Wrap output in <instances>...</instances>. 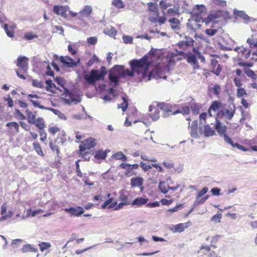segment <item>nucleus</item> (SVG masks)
<instances>
[{
	"label": "nucleus",
	"instance_id": "1",
	"mask_svg": "<svg viewBox=\"0 0 257 257\" xmlns=\"http://www.w3.org/2000/svg\"><path fill=\"white\" fill-rule=\"evenodd\" d=\"M131 70L125 69L122 65H115L110 71L109 79L112 87H115L119 83V79L126 76L133 77L135 73L141 75V81L147 82L151 79L153 72L148 73L150 62L148 57L145 56L139 60H133L129 63Z\"/></svg>",
	"mask_w": 257,
	"mask_h": 257
},
{
	"label": "nucleus",
	"instance_id": "2",
	"mask_svg": "<svg viewBox=\"0 0 257 257\" xmlns=\"http://www.w3.org/2000/svg\"><path fill=\"white\" fill-rule=\"evenodd\" d=\"M220 12L213 13L209 15L207 18L203 19L199 17H193L189 19L187 23V28L188 30L195 32L196 30L200 29L201 25V23H204L208 25L210 23H215V20L218 18L220 16Z\"/></svg>",
	"mask_w": 257,
	"mask_h": 257
},
{
	"label": "nucleus",
	"instance_id": "3",
	"mask_svg": "<svg viewBox=\"0 0 257 257\" xmlns=\"http://www.w3.org/2000/svg\"><path fill=\"white\" fill-rule=\"evenodd\" d=\"M106 73L107 70L106 67L101 66L100 70L92 69L89 74L84 76V78L87 83L94 85L96 81L103 80Z\"/></svg>",
	"mask_w": 257,
	"mask_h": 257
},
{
	"label": "nucleus",
	"instance_id": "4",
	"mask_svg": "<svg viewBox=\"0 0 257 257\" xmlns=\"http://www.w3.org/2000/svg\"><path fill=\"white\" fill-rule=\"evenodd\" d=\"M64 93L65 94V98L64 99V101L67 104L76 105L81 101V99L79 96L74 95L68 89H65Z\"/></svg>",
	"mask_w": 257,
	"mask_h": 257
},
{
	"label": "nucleus",
	"instance_id": "5",
	"mask_svg": "<svg viewBox=\"0 0 257 257\" xmlns=\"http://www.w3.org/2000/svg\"><path fill=\"white\" fill-rule=\"evenodd\" d=\"M198 257H214L215 252L211 249V247L206 244L201 245L198 250Z\"/></svg>",
	"mask_w": 257,
	"mask_h": 257
},
{
	"label": "nucleus",
	"instance_id": "6",
	"mask_svg": "<svg viewBox=\"0 0 257 257\" xmlns=\"http://www.w3.org/2000/svg\"><path fill=\"white\" fill-rule=\"evenodd\" d=\"M171 182H172V178H169L166 182H161L160 183L159 187L161 192H162L164 194H165L168 191L169 189L176 190L180 186L179 184L172 185L171 184Z\"/></svg>",
	"mask_w": 257,
	"mask_h": 257
},
{
	"label": "nucleus",
	"instance_id": "7",
	"mask_svg": "<svg viewBox=\"0 0 257 257\" xmlns=\"http://www.w3.org/2000/svg\"><path fill=\"white\" fill-rule=\"evenodd\" d=\"M96 145V140L92 138L87 139L82 142V144L79 146L80 152L82 154L86 150H89L94 147Z\"/></svg>",
	"mask_w": 257,
	"mask_h": 257
},
{
	"label": "nucleus",
	"instance_id": "8",
	"mask_svg": "<svg viewBox=\"0 0 257 257\" xmlns=\"http://www.w3.org/2000/svg\"><path fill=\"white\" fill-rule=\"evenodd\" d=\"M235 111L234 106H230L229 109H222L217 112V117L221 118L223 116L226 115L228 120H231L233 117Z\"/></svg>",
	"mask_w": 257,
	"mask_h": 257
},
{
	"label": "nucleus",
	"instance_id": "9",
	"mask_svg": "<svg viewBox=\"0 0 257 257\" xmlns=\"http://www.w3.org/2000/svg\"><path fill=\"white\" fill-rule=\"evenodd\" d=\"M59 60L62 63L68 68L76 67L77 64L80 62L79 59H78L77 62H75V60L69 56H61Z\"/></svg>",
	"mask_w": 257,
	"mask_h": 257
},
{
	"label": "nucleus",
	"instance_id": "10",
	"mask_svg": "<svg viewBox=\"0 0 257 257\" xmlns=\"http://www.w3.org/2000/svg\"><path fill=\"white\" fill-rule=\"evenodd\" d=\"M194 40L189 36H186L185 40L180 41L177 43V46L180 49L186 50L191 47L193 46Z\"/></svg>",
	"mask_w": 257,
	"mask_h": 257
},
{
	"label": "nucleus",
	"instance_id": "11",
	"mask_svg": "<svg viewBox=\"0 0 257 257\" xmlns=\"http://www.w3.org/2000/svg\"><path fill=\"white\" fill-rule=\"evenodd\" d=\"M69 9V7L66 6L55 5L53 7L54 13L58 16H60L64 18L67 17L66 12Z\"/></svg>",
	"mask_w": 257,
	"mask_h": 257
},
{
	"label": "nucleus",
	"instance_id": "12",
	"mask_svg": "<svg viewBox=\"0 0 257 257\" xmlns=\"http://www.w3.org/2000/svg\"><path fill=\"white\" fill-rule=\"evenodd\" d=\"M208 187H204L198 192L195 201L197 204H202L208 199L209 195H206L204 197L201 198V196L205 194L208 192Z\"/></svg>",
	"mask_w": 257,
	"mask_h": 257
},
{
	"label": "nucleus",
	"instance_id": "13",
	"mask_svg": "<svg viewBox=\"0 0 257 257\" xmlns=\"http://www.w3.org/2000/svg\"><path fill=\"white\" fill-rule=\"evenodd\" d=\"M119 166L122 169H124L126 170L125 172V175L132 176L134 174L133 170L137 169L139 168V165L137 164L130 165L126 163H121L120 164Z\"/></svg>",
	"mask_w": 257,
	"mask_h": 257
},
{
	"label": "nucleus",
	"instance_id": "14",
	"mask_svg": "<svg viewBox=\"0 0 257 257\" xmlns=\"http://www.w3.org/2000/svg\"><path fill=\"white\" fill-rule=\"evenodd\" d=\"M28 61L29 59L25 56H20L17 59V66L20 67L24 73L28 69Z\"/></svg>",
	"mask_w": 257,
	"mask_h": 257
},
{
	"label": "nucleus",
	"instance_id": "15",
	"mask_svg": "<svg viewBox=\"0 0 257 257\" xmlns=\"http://www.w3.org/2000/svg\"><path fill=\"white\" fill-rule=\"evenodd\" d=\"M65 211L70 214L71 216H79L82 215L84 211L81 206L77 207L66 208Z\"/></svg>",
	"mask_w": 257,
	"mask_h": 257
},
{
	"label": "nucleus",
	"instance_id": "16",
	"mask_svg": "<svg viewBox=\"0 0 257 257\" xmlns=\"http://www.w3.org/2000/svg\"><path fill=\"white\" fill-rule=\"evenodd\" d=\"M203 127V132L202 131V127H199V134H202L203 133L205 137H211L215 134V131L212 130L208 124L204 125Z\"/></svg>",
	"mask_w": 257,
	"mask_h": 257
},
{
	"label": "nucleus",
	"instance_id": "17",
	"mask_svg": "<svg viewBox=\"0 0 257 257\" xmlns=\"http://www.w3.org/2000/svg\"><path fill=\"white\" fill-rule=\"evenodd\" d=\"M158 106L161 110L165 112L163 114L164 117L167 116L168 113L172 112V106L170 104L161 102L158 104Z\"/></svg>",
	"mask_w": 257,
	"mask_h": 257
},
{
	"label": "nucleus",
	"instance_id": "18",
	"mask_svg": "<svg viewBox=\"0 0 257 257\" xmlns=\"http://www.w3.org/2000/svg\"><path fill=\"white\" fill-rule=\"evenodd\" d=\"M218 118H219L217 117H215V128L220 135H224L226 131V127L218 120Z\"/></svg>",
	"mask_w": 257,
	"mask_h": 257
},
{
	"label": "nucleus",
	"instance_id": "19",
	"mask_svg": "<svg viewBox=\"0 0 257 257\" xmlns=\"http://www.w3.org/2000/svg\"><path fill=\"white\" fill-rule=\"evenodd\" d=\"M168 21L170 23V27L173 30L177 31L180 29L181 23L179 20L173 18L170 19Z\"/></svg>",
	"mask_w": 257,
	"mask_h": 257
},
{
	"label": "nucleus",
	"instance_id": "20",
	"mask_svg": "<svg viewBox=\"0 0 257 257\" xmlns=\"http://www.w3.org/2000/svg\"><path fill=\"white\" fill-rule=\"evenodd\" d=\"M221 107V103L216 101H214L209 107L208 109V114L210 117H212L213 114L212 112H214V114H215V112L219 110Z\"/></svg>",
	"mask_w": 257,
	"mask_h": 257
},
{
	"label": "nucleus",
	"instance_id": "21",
	"mask_svg": "<svg viewBox=\"0 0 257 257\" xmlns=\"http://www.w3.org/2000/svg\"><path fill=\"white\" fill-rule=\"evenodd\" d=\"M185 59L187 60L188 63L193 64L196 66L197 68L199 67L196 57L194 54L191 53L187 54Z\"/></svg>",
	"mask_w": 257,
	"mask_h": 257
},
{
	"label": "nucleus",
	"instance_id": "22",
	"mask_svg": "<svg viewBox=\"0 0 257 257\" xmlns=\"http://www.w3.org/2000/svg\"><path fill=\"white\" fill-rule=\"evenodd\" d=\"M92 12V8L90 6H85L83 9L79 12L81 17H89Z\"/></svg>",
	"mask_w": 257,
	"mask_h": 257
},
{
	"label": "nucleus",
	"instance_id": "23",
	"mask_svg": "<svg viewBox=\"0 0 257 257\" xmlns=\"http://www.w3.org/2000/svg\"><path fill=\"white\" fill-rule=\"evenodd\" d=\"M148 201V199L147 198L138 197L133 201L132 204L133 205H137V206H141L146 204Z\"/></svg>",
	"mask_w": 257,
	"mask_h": 257
},
{
	"label": "nucleus",
	"instance_id": "24",
	"mask_svg": "<svg viewBox=\"0 0 257 257\" xmlns=\"http://www.w3.org/2000/svg\"><path fill=\"white\" fill-rule=\"evenodd\" d=\"M23 252H37L38 249L36 247H33L30 244H25L21 249Z\"/></svg>",
	"mask_w": 257,
	"mask_h": 257
},
{
	"label": "nucleus",
	"instance_id": "25",
	"mask_svg": "<svg viewBox=\"0 0 257 257\" xmlns=\"http://www.w3.org/2000/svg\"><path fill=\"white\" fill-rule=\"evenodd\" d=\"M26 114L27 116L28 122L30 124L35 123L36 121V115L33 114L32 112L28 109L26 110Z\"/></svg>",
	"mask_w": 257,
	"mask_h": 257
},
{
	"label": "nucleus",
	"instance_id": "26",
	"mask_svg": "<svg viewBox=\"0 0 257 257\" xmlns=\"http://www.w3.org/2000/svg\"><path fill=\"white\" fill-rule=\"evenodd\" d=\"M189 226V222H185L184 223H179L175 225V231L182 232L185 228Z\"/></svg>",
	"mask_w": 257,
	"mask_h": 257
},
{
	"label": "nucleus",
	"instance_id": "27",
	"mask_svg": "<svg viewBox=\"0 0 257 257\" xmlns=\"http://www.w3.org/2000/svg\"><path fill=\"white\" fill-rule=\"evenodd\" d=\"M233 14L235 16L239 17L245 21H248L249 19V16L244 11H238L235 9L233 11Z\"/></svg>",
	"mask_w": 257,
	"mask_h": 257
},
{
	"label": "nucleus",
	"instance_id": "28",
	"mask_svg": "<svg viewBox=\"0 0 257 257\" xmlns=\"http://www.w3.org/2000/svg\"><path fill=\"white\" fill-rule=\"evenodd\" d=\"M220 238L221 235H216L213 236L210 241V246L214 248H216L217 247V245L219 243V239Z\"/></svg>",
	"mask_w": 257,
	"mask_h": 257
},
{
	"label": "nucleus",
	"instance_id": "29",
	"mask_svg": "<svg viewBox=\"0 0 257 257\" xmlns=\"http://www.w3.org/2000/svg\"><path fill=\"white\" fill-rule=\"evenodd\" d=\"M36 126L39 130V131L43 130L45 127L44 119L42 117H39L36 119L35 123Z\"/></svg>",
	"mask_w": 257,
	"mask_h": 257
},
{
	"label": "nucleus",
	"instance_id": "30",
	"mask_svg": "<svg viewBox=\"0 0 257 257\" xmlns=\"http://www.w3.org/2000/svg\"><path fill=\"white\" fill-rule=\"evenodd\" d=\"M104 33L112 37H114L116 34L117 31L111 26L108 27L103 30Z\"/></svg>",
	"mask_w": 257,
	"mask_h": 257
},
{
	"label": "nucleus",
	"instance_id": "31",
	"mask_svg": "<svg viewBox=\"0 0 257 257\" xmlns=\"http://www.w3.org/2000/svg\"><path fill=\"white\" fill-rule=\"evenodd\" d=\"M142 178H133L131 180V185L132 187L140 186L143 184Z\"/></svg>",
	"mask_w": 257,
	"mask_h": 257
},
{
	"label": "nucleus",
	"instance_id": "32",
	"mask_svg": "<svg viewBox=\"0 0 257 257\" xmlns=\"http://www.w3.org/2000/svg\"><path fill=\"white\" fill-rule=\"evenodd\" d=\"M7 206L6 204H5L2 205L1 208V214L4 216L6 218L11 217L13 215V212L11 211H9V214L8 215L7 214Z\"/></svg>",
	"mask_w": 257,
	"mask_h": 257
},
{
	"label": "nucleus",
	"instance_id": "33",
	"mask_svg": "<svg viewBox=\"0 0 257 257\" xmlns=\"http://www.w3.org/2000/svg\"><path fill=\"white\" fill-rule=\"evenodd\" d=\"M183 205L182 204H177L175 207L169 209L167 210V213L169 215H171L173 213L178 211L179 210L182 209Z\"/></svg>",
	"mask_w": 257,
	"mask_h": 257
},
{
	"label": "nucleus",
	"instance_id": "34",
	"mask_svg": "<svg viewBox=\"0 0 257 257\" xmlns=\"http://www.w3.org/2000/svg\"><path fill=\"white\" fill-rule=\"evenodd\" d=\"M46 84H47L46 90L48 91L53 92V88H57L56 85L53 83L52 80L51 79H47L46 81Z\"/></svg>",
	"mask_w": 257,
	"mask_h": 257
},
{
	"label": "nucleus",
	"instance_id": "35",
	"mask_svg": "<svg viewBox=\"0 0 257 257\" xmlns=\"http://www.w3.org/2000/svg\"><path fill=\"white\" fill-rule=\"evenodd\" d=\"M246 42L249 44V47H257V39L254 38L253 36H251L250 38H248Z\"/></svg>",
	"mask_w": 257,
	"mask_h": 257
},
{
	"label": "nucleus",
	"instance_id": "36",
	"mask_svg": "<svg viewBox=\"0 0 257 257\" xmlns=\"http://www.w3.org/2000/svg\"><path fill=\"white\" fill-rule=\"evenodd\" d=\"M113 157L117 160H120L122 161H126L127 157L123 154L122 152H118L113 155Z\"/></svg>",
	"mask_w": 257,
	"mask_h": 257
},
{
	"label": "nucleus",
	"instance_id": "37",
	"mask_svg": "<svg viewBox=\"0 0 257 257\" xmlns=\"http://www.w3.org/2000/svg\"><path fill=\"white\" fill-rule=\"evenodd\" d=\"M40 250L43 251L46 249H49L51 247V244L49 242H41L39 243Z\"/></svg>",
	"mask_w": 257,
	"mask_h": 257
},
{
	"label": "nucleus",
	"instance_id": "38",
	"mask_svg": "<svg viewBox=\"0 0 257 257\" xmlns=\"http://www.w3.org/2000/svg\"><path fill=\"white\" fill-rule=\"evenodd\" d=\"M218 30L217 29L215 28H209L206 29L205 31V33L206 35H207L209 36H213L215 35L217 32H218Z\"/></svg>",
	"mask_w": 257,
	"mask_h": 257
},
{
	"label": "nucleus",
	"instance_id": "39",
	"mask_svg": "<svg viewBox=\"0 0 257 257\" xmlns=\"http://www.w3.org/2000/svg\"><path fill=\"white\" fill-rule=\"evenodd\" d=\"M112 5L118 9L123 8L124 7L123 3L121 0H113Z\"/></svg>",
	"mask_w": 257,
	"mask_h": 257
},
{
	"label": "nucleus",
	"instance_id": "40",
	"mask_svg": "<svg viewBox=\"0 0 257 257\" xmlns=\"http://www.w3.org/2000/svg\"><path fill=\"white\" fill-rule=\"evenodd\" d=\"M49 110L52 111L55 114L57 115L60 118L64 119H66L65 115L61 113L59 110L53 108H49Z\"/></svg>",
	"mask_w": 257,
	"mask_h": 257
},
{
	"label": "nucleus",
	"instance_id": "41",
	"mask_svg": "<svg viewBox=\"0 0 257 257\" xmlns=\"http://www.w3.org/2000/svg\"><path fill=\"white\" fill-rule=\"evenodd\" d=\"M158 17V13H152L150 14L148 19L153 23L157 22Z\"/></svg>",
	"mask_w": 257,
	"mask_h": 257
},
{
	"label": "nucleus",
	"instance_id": "42",
	"mask_svg": "<svg viewBox=\"0 0 257 257\" xmlns=\"http://www.w3.org/2000/svg\"><path fill=\"white\" fill-rule=\"evenodd\" d=\"M33 146L35 149V150L36 151V152L39 155H40L41 156L43 155V153L41 146L38 143H37V142L34 143Z\"/></svg>",
	"mask_w": 257,
	"mask_h": 257
},
{
	"label": "nucleus",
	"instance_id": "43",
	"mask_svg": "<svg viewBox=\"0 0 257 257\" xmlns=\"http://www.w3.org/2000/svg\"><path fill=\"white\" fill-rule=\"evenodd\" d=\"M32 85L34 87L42 88L44 87V85L43 82L39 81L37 79L32 80Z\"/></svg>",
	"mask_w": 257,
	"mask_h": 257
},
{
	"label": "nucleus",
	"instance_id": "44",
	"mask_svg": "<svg viewBox=\"0 0 257 257\" xmlns=\"http://www.w3.org/2000/svg\"><path fill=\"white\" fill-rule=\"evenodd\" d=\"M149 10L152 13H158L157 5L153 3H149L148 4Z\"/></svg>",
	"mask_w": 257,
	"mask_h": 257
},
{
	"label": "nucleus",
	"instance_id": "45",
	"mask_svg": "<svg viewBox=\"0 0 257 257\" xmlns=\"http://www.w3.org/2000/svg\"><path fill=\"white\" fill-rule=\"evenodd\" d=\"M122 98L123 99V101L121 103L118 104L117 107L118 108H121L122 111L124 112L125 111L128 106V103L127 101L123 97Z\"/></svg>",
	"mask_w": 257,
	"mask_h": 257
},
{
	"label": "nucleus",
	"instance_id": "46",
	"mask_svg": "<svg viewBox=\"0 0 257 257\" xmlns=\"http://www.w3.org/2000/svg\"><path fill=\"white\" fill-rule=\"evenodd\" d=\"M119 199L124 204L128 205L130 204L128 200L127 196L123 193L120 194Z\"/></svg>",
	"mask_w": 257,
	"mask_h": 257
},
{
	"label": "nucleus",
	"instance_id": "47",
	"mask_svg": "<svg viewBox=\"0 0 257 257\" xmlns=\"http://www.w3.org/2000/svg\"><path fill=\"white\" fill-rule=\"evenodd\" d=\"M3 28L8 37H9L10 38H13L14 37V32L13 31H11L9 30V27H8V24H4Z\"/></svg>",
	"mask_w": 257,
	"mask_h": 257
},
{
	"label": "nucleus",
	"instance_id": "48",
	"mask_svg": "<svg viewBox=\"0 0 257 257\" xmlns=\"http://www.w3.org/2000/svg\"><path fill=\"white\" fill-rule=\"evenodd\" d=\"M236 95L238 97H240L244 96V95L246 96L247 95V93H246V91L245 90V89L244 88H238L237 89Z\"/></svg>",
	"mask_w": 257,
	"mask_h": 257
},
{
	"label": "nucleus",
	"instance_id": "49",
	"mask_svg": "<svg viewBox=\"0 0 257 257\" xmlns=\"http://www.w3.org/2000/svg\"><path fill=\"white\" fill-rule=\"evenodd\" d=\"M107 156V154L105 152L103 151H98L95 155V158L97 159H105Z\"/></svg>",
	"mask_w": 257,
	"mask_h": 257
},
{
	"label": "nucleus",
	"instance_id": "50",
	"mask_svg": "<svg viewBox=\"0 0 257 257\" xmlns=\"http://www.w3.org/2000/svg\"><path fill=\"white\" fill-rule=\"evenodd\" d=\"M190 135L194 139H197L199 138V133L198 132L197 128H190Z\"/></svg>",
	"mask_w": 257,
	"mask_h": 257
},
{
	"label": "nucleus",
	"instance_id": "51",
	"mask_svg": "<svg viewBox=\"0 0 257 257\" xmlns=\"http://www.w3.org/2000/svg\"><path fill=\"white\" fill-rule=\"evenodd\" d=\"M150 117L152 118V120H157L160 118V111L158 109H155L154 113L150 115Z\"/></svg>",
	"mask_w": 257,
	"mask_h": 257
},
{
	"label": "nucleus",
	"instance_id": "52",
	"mask_svg": "<svg viewBox=\"0 0 257 257\" xmlns=\"http://www.w3.org/2000/svg\"><path fill=\"white\" fill-rule=\"evenodd\" d=\"M140 165L143 170H144L145 171L149 170L153 167L152 164H147L146 163L143 162H141L140 163Z\"/></svg>",
	"mask_w": 257,
	"mask_h": 257
},
{
	"label": "nucleus",
	"instance_id": "53",
	"mask_svg": "<svg viewBox=\"0 0 257 257\" xmlns=\"http://www.w3.org/2000/svg\"><path fill=\"white\" fill-rule=\"evenodd\" d=\"M35 38H37V36L32 33H27L24 36V38L27 40H31Z\"/></svg>",
	"mask_w": 257,
	"mask_h": 257
},
{
	"label": "nucleus",
	"instance_id": "54",
	"mask_svg": "<svg viewBox=\"0 0 257 257\" xmlns=\"http://www.w3.org/2000/svg\"><path fill=\"white\" fill-rule=\"evenodd\" d=\"M163 165L167 169H171L174 167V163L172 161H164Z\"/></svg>",
	"mask_w": 257,
	"mask_h": 257
},
{
	"label": "nucleus",
	"instance_id": "55",
	"mask_svg": "<svg viewBox=\"0 0 257 257\" xmlns=\"http://www.w3.org/2000/svg\"><path fill=\"white\" fill-rule=\"evenodd\" d=\"M72 117L73 118L77 120L86 119V117H85V114H75L72 115Z\"/></svg>",
	"mask_w": 257,
	"mask_h": 257
},
{
	"label": "nucleus",
	"instance_id": "56",
	"mask_svg": "<svg viewBox=\"0 0 257 257\" xmlns=\"http://www.w3.org/2000/svg\"><path fill=\"white\" fill-rule=\"evenodd\" d=\"M234 50L235 52H237L238 53L244 54L247 51V49L243 47V46L237 47L234 48Z\"/></svg>",
	"mask_w": 257,
	"mask_h": 257
},
{
	"label": "nucleus",
	"instance_id": "57",
	"mask_svg": "<svg viewBox=\"0 0 257 257\" xmlns=\"http://www.w3.org/2000/svg\"><path fill=\"white\" fill-rule=\"evenodd\" d=\"M167 13L169 16H170L179 14L174 8L169 9L167 10Z\"/></svg>",
	"mask_w": 257,
	"mask_h": 257
},
{
	"label": "nucleus",
	"instance_id": "58",
	"mask_svg": "<svg viewBox=\"0 0 257 257\" xmlns=\"http://www.w3.org/2000/svg\"><path fill=\"white\" fill-rule=\"evenodd\" d=\"M87 41L89 45H94L97 43V39L95 37H88Z\"/></svg>",
	"mask_w": 257,
	"mask_h": 257
},
{
	"label": "nucleus",
	"instance_id": "59",
	"mask_svg": "<svg viewBox=\"0 0 257 257\" xmlns=\"http://www.w3.org/2000/svg\"><path fill=\"white\" fill-rule=\"evenodd\" d=\"M223 137L224 141L226 143L230 145L232 147H234V144L233 143L231 139L228 136H227L226 134H224Z\"/></svg>",
	"mask_w": 257,
	"mask_h": 257
},
{
	"label": "nucleus",
	"instance_id": "60",
	"mask_svg": "<svg viewBox=\"0 0 257 257\" xmlns=\"http://www.w3.org/2000/svg\"><path fill=\"white\" fill-rule=\"evenodd\" d=\"M213 2L214 4L224 7L226 5V2L224 0H213Z\"/></svg>",
	"mask_w": 257,
	"mask_h": 257
},
{
	"label": "nucleus",
	"instance_id": "61",
	"mask_svg": "<svg viewBox=\"0 0 257 257\" xmlns=\"http://www.w3.org/2000/svg\"><path fill=\"white\" fill-rule=\"evenodd\" d=\"M123 41L124 43H132L133 42V38L129 36H123L122 37Z\"/></svg>",
	"mask_w": 257,
	"mask_h": 257
},
{
	"label": "nucleus",
	"instance_id": "62",
	"mask_svg": "<svg viewBox=\"0 0 257 257\" xmlns=\"http://www.w3.org/2000/svg\"><path fill=\"white\" fill-rule=\"evenodd\" d=\"M245 74L249 77H251L253 79H255L256 74L254 72L250 69H248L245 71Z\"/></svg>",
	"mask_w": 257,
	"mask_h": 257
},
{
	"label": "nucleus",
	"instance_id": "63",
	"mask_svg": "<svg viewBox=\"0 0 257 257\" xmlns=\"http://www.w3.org/2000/svg\"><path fill=\"white\" fill-rule=\"evenodd\" d=\"M160 5L162 10H166L168 7L171 6L170 3H165L163 1H160Z\"/></svg>",
	"mask_w": 257,
	"mask_h": 257
},
{
	"label": "nucleus",
	"instance_id": "64",
	"mask_svg": "<svg viewBox=\"0 0 257 257\" xmlns=\"http://www.w3.org/2000/svg\"><path fill=\"white\" fill-rule=\"evenodd\" d=\"M15 113L21 119L25 120L26 119V116L22 113L19 109H15Z\"/></svg>",
	"mask_w": 257,
	"mask_h": 257
}]
</instances>
